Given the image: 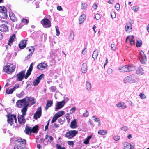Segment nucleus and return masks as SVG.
<instances>
[{
	"label": "nucleus",
	"mask_w": 149,
	"mask_h": 149,
	"mask_svg": "<svg viewBox=\"0 0 149 149\" xmlns=\"http://www.w3.org/2000/svg\"><path fill=\"white\" fill-rule=\"evenodd\" d=\"M139 79L138 77L135 75H132L125 78L124 81L125 83H134L138 82Z\"/></svg>",
	"instance_id": "nucleus-3"
},
{
	"label": "nucleus",
	"mask_w": 149,
	"mask_h": 149,
	"mask_svg": "<svg viewBox=\"0 0 149 149\" xmlns=\"http://www.w3.org/2000/svg\"><path fill=\"white\" fill-rule=\"evenodd\" d=\"M86 16L85 15H81L79 18V24H81L83 23L85 20V19L86 18Z\"/></svg>",
	"instance_id": "nucleus-24"
},
{
	"label": "nucleus",
	"mask_w": 149,
	"mask_h": 149,
	"mask_svg": "<svg viewBox=\"0 0 149 149\" xmlns=\"http://www.w3.org/2000/svg\"><path fill=\"white\" fill-rule=\"evenodd\" d=\"M142 44V42L141 40H137L136 45L137 47H140Z\"/></svg>",
	"instance_id": "nucleus-41"
},
{
	"label": "nucleus",
	"mask_w": 149,
	"mask_h": 149,
	"mask_svg": "<svg viewBox=\"0 0 149 149\" xmlns=\"http://www.w3.org/2000/svg\"><path fill=\"white\" fill-rule=\"evenodd\" d=\"M74 136V130L66 132L65 136L71 139Z\"/></svg>",
	"instance_id": "nucleus-15"
},
{
	"label": "nucleus",
	"mask_w": 149,
	"mask_h": 149,
	"mask_svg": "<svg viewBox=\"0 0 149 149\" xmlns=\"http://www.w3.org/2000/svg\"><path fill=\"white\" fill-rule=\"evenodd\" d=\"M111 15L112 18H115L116 17V15L114 11H111Z\"/></svg>",
	"instance_id": "nucleus-45"
},
{
	"label": "nucleus",
	"mask_w": 149,
	"mask_h": 149,
	"mask_svg": "<svg viewBox=\"0 0 149 149\" xmlns=\"http://www.w3.org/2000/svg\"><path fill=\"white\" fill-rule=\"evenodd\" d=\"M134 36H129L126 38V42L130 43L131 45H134L135 40H134Z\"/></svg>",
	"instance_id": "nucleus-11"
},
{
	"label": "nucleus",
	"mask_w": 149,
	"mask_h": 149,
	"mask_svg": "<svg viewBox=\"0 0 149 149\" xmlns=\"http://www.w3.org/2000/svg\"><path fill=\"white\" fill-rule=\"evenodd\" d=\"M139 57L140 61L143 64H145L146 62V57L144 54V52L141 50L139 54Z\"/></svg>",
	"instance_id": "nucleus-5"
},
{
	"label": "nucleus",
	"mask_w": 149,
	"mask_h": 149,
	"mask_svg": "<svg viewBox=\"0 0 149 149\" xmlns=\"http://www.w3.org/2000/svg\"><path fill=\"white\" fill-rule=\"evenodd\" d=\"M98 133L100 135H104L107 134V132L106 131H104L103 130H100L98 131Z\"/></svg>",
	"instance_id": "nucleus-37"
},
{
	"label": "nucleus",
	"mask_w": 149,
	"mask_h": 149,
	"mask_svg": "<svg viewBox=\"0 0 149 149\" xmlns=\"http://www.w3.org/2000/svg\"><path fill=\"white\" fill-rule=\"evenodd\" d=\"M116 105L119 109H123L127 107V106L125 103L122 102H118Z\"/></svg>",
	"instance_id": "nucleus-16"
},
{
	"label": "nucleus",
	"mask_w": 149,
	"mask_h": 149,
	"mask_svg": "<svg viewBox=\"0 0 149 149\" xmlns=\"http://www.w3.org/2000/svg\"><path fill=\"white\" fill-rule=\"evenodd\" d=\"M112 70L111 68H109L107 71V73L109 74H110L112 72Z\"/></svg>",
	"instance_id": "nucleus-64"
},
{
	"label": "nucleus",
	"mask_w": 149,
	"mask_h": 149,
	"mask_svg": "<svg viewBox=\"0 0 149 149\" xmlns=\"http://www.w3.org/2000/svg\"><path fill=\"white\" fill-rule=\"evenodd\" d=\"M15 38V34H13L10 38L9 42L8 44L9 45H10L13 42Z\"/></svg>",
	"instance_id": "nucleus-29"
},
{
	"label": "nucleus",
	"mask_w": 149,
	"mask_h": 149,
	"mask_svg": "<svg viewBox=\"0 0 149 149\" xmlns=\"http://www.w3.org/2000/svg\"><path fill=\"white\" fill-rule=\"evenodd\" d=\"M7 11L6 9L4 6H0V12L2 13L4 16L6 17L7 15Z\"/></svg>",
	"instance_id": "nucleus-20"
},
{
	"label": "nucleus",
	"mask_w": 149,
	"mask_h": 149,
	"mask_svg": "<svg viewBox=\"0 0 149 149\" xmlns=\"http://www.w3.org/2000/svg\"><path fill=\"white\" fill-rule=\"evenodd\" d=\"M41 23L45 28H49L51 26L50 21L47 18L44 19L41 21Z\"/></svg>",
	"instance_id": "nucleus-8"
},
{
	"label": "nucleus",
	"mask_w": 149,
	"mask_h": 149,
	"mask_svg": "<svg viewBox=\"0 0 149 149\" xmlns=\"http://www.w3.org/2000/svg\"><path fill=\"white\" fill-rule=\"evenodd\" d=\"M26 142V140L22 139L16 140L14 149H26L25 146Z\"/></svg>",
	"instance_id": "nucleus-2"
},
{
	"label": "nucleus",
	"mask_w": 149,
	"mask_h": 149,
	"mask_svg": "<svg viewBox=\"0 0 149 149\" xmlns=\"http://www.w3.org/2000/svg\"><path fill=\"white\" fill-rule=\"evenodd\" d=\"M15 67V66L12 64L8 63L4 67L3 70L7 73L10 74L14 71Z\"/></svg>",
	"instance_id": "nucleus-4"
},
{
	"label": "nucleus",
	"mask_w": 149,
	"mask_h": 149,
	"mask_svg": "<svg viewBox=\"0 0 149 149\" xmlns=\"http://www.w3.org/2000/svg\"><path fill=\"white\" fill-rule=\"evenodd\" d=\"M58 122L61 124H62L63 123V121L61 118H59L58 120Z\"/></svg>",
	"instance_id": "nucleus-63"
},
{
	"label": "nucleus",
	"mask_w": 149,
	"mask_h": 149,
	"mask_svg": "<svg viewBox=\"0 0 149 149\" xmlns=\"http://www.w3.org/2000/svg\"><path fill=\"white\" fill-rule=\"evenodd\" d=\"M7 121L8 123L10 124L11 125H12L13 122L14 121H15V123H16L17 121L16 116L12 114L8 116Z\"/></svg>",
	"instance_id": "nucleus-7"
},
{
	"label": "nucleus",
	"mask_w": 149,
	"mask_h": 149,
	"mask_svg": "<svg viewBox=\"0 0 149 149\" xmlns=\"http://www.w3.org/2000/svg\"><path fill=\"white\" fill-rule=\"evenodd\" d=\"M129 71H134L136 69V67L135 66H129L128 68Z\"/></svg>",
	"instance_id": "nucleus-40"
},
{
	"label": "nucleus",
	"mask_w": 149,
	"mask_h": 149,
	"mask_svg": "<svg viewBox=\"0 0 149 149\" xmlns=\"http://www.w3.org/2000/svg\"><path fill=\"white\" fill-rule=\"evenodd\" d=\"M113 139L115 141H117L120 139L119 136L117 135H114L113 137Z\"/></svg>",
	"instance_id": "nucleus-51"
},
{
	"label": "nucleus",
	"mask_w": 149,
	"mask_h": 149,
	"mask_svg": "<svg viewBox=\"0 0 149 149\" xmlns=\"http://www.w3.org/2000/svg\"><path fill=\"white\" fill-rule=\"evenodd\" d=\"M70 127L72 128H74V120L71 123Z\"/></svg>",
	"instance_id": "nucleus-52"
},
{
	"label": "nucleus",
	"mask_w": 149,
	"mask_h": 149,
	"mask_svg": "<svg viewBox=\"0 0 149 149\" xmlns=\"http://www.w3.org/2000/svg\"><path fill=\"white\" fill-rule=\"evenodd\" d=\"M26 40H24L20 42L19 45V47L20 49H22L26 47Z\"/></svg>",
	"instance_id": "nucleus-22"
},
{
	"label": "nucleus",
	"mask_w": 149,
	"mask_h": 149,
	"mask_svg": "<svg viewBox=\"0 0 149 149\" xmlns=\"http://www.w3.org/2000/svg\"><path fill=\"white\" fill-rule=\"evenodd\" d=\"M111 49L113 51H115V45L113 44H112L111 45Z\"/></svg>",
	"instance_id": "nucleus-59"
},
{
	"label": "nucleus",
	"mask_w": 149,
	"mask_h": 149,
	"mask_svg": "<svg viewBox=\"0 0 149 149\" xmlns=\"http://www.w3.org/2000/svg\"><path fill=\"white\" fill-rule=\"evenodd\" d=\"M115 7L117 10H118L120 9L119 4V3H116L115 6Z\"/></svg>",
	"instance_id": "nucleus-56"
},
{
	"label": "nucleus",
	"mask_w": 149,
	"mask_h": 149,
	"mask_svg": "<svg viewBox=\"0 0 149 149\" xmlns=\"http://www.w3.org/2000/svg\"><path fill=\"white\" fill-rule=\"evenodd\" d=\"M86 89L88 91H91V83L88 81H87L86 83Z\"/></svg>",
	"instance_id": "nucleus-35"
},
{
	"label": "nucleus",
	"mask_w": 149,
	"mask_h": 149,
	"mask_svg": "<svg viewBox=\"0 0 149 149\" xmlns=\"http://www.w3.org/2000/svg\"><path fill=\"white\" fill-rule=\"evenodd\" d=\"M123 149H131L130 144L128 142H125L123 145Z\"/></svg>",
	"instance_id": "nucleus-32"
},
{
	"label": "nucleus",
	"mask_w": 149,
	"mask_h": 149,
	"mask_svg": "<svg viewBox=\"0 0 149 149\" xmlns=\"http://www.w3.org/2000/svg\"><path fill=\"white\" fill-rule=\"evenodd\" d=\"M21 22L24 24H26L28 22V21L26 19L23 18Z\"/></svg>",
	"instance_id": "nucleus-46"
},
{
	"label": "nucleus",
	"mask_w": 149,
	"mask_h": 149,
	"mask_svg": "<svg viewBox=\"0 0 149 149\" xmlns=\"http://www.w3.org/2000/svg\"><path fill=\"white\" fill-rule=\"evenodd\" d=\"M33 63H32L31 64L30 67L28 70L27 71V72L25 75V79H27L28 77L31 74V72L33 70Z\"/></svg>",
	"instance_id": "nucleus-17"
},
{
	"label": "nucleus",
	"mask_w": 149,
	"mask_h": 149,
	"mask_svg": "<svg viewBox=\"0 0 149 149\" xmlns=\"http://www.w3.org/2000/svg\"><path fill=\"white\" fill-rule=\"evenodd\" d=\"M24 92L22 91V92L18 95H17V96L19 98H21L24 95Z\"/></svg>",
	"instance_id": "nucleus-50"
},
{
	"label": "nucleus",
	"mask_w": 149,
	"mask_h": 149,
	"mask_svg": "<svg viewBox=\"0 0 149 149\" xmlns=\"http://www.w3.org/2000/svg\"><path fill=\"white\" fill-rule=\"evenodd\" d=\"M42 110L41 107H39L36 113L34 114V118L35 119L40 117L41 116Z\"/></svg>",
	"instance_id": "nucleus-12"
},
{
	"label": "nucleus",
	"mask_w": 149,
	"mask_h": 149,
	"mask_svg": "<svg viewBox=\"0 0 149 149\" xmlns=\"http://www.w3.org/2000/svg\"><path fill=\"white\" fill-rule=\"evenodd\" d=\"M44 74H42L39 76L33 82V84L34 86L37 85L40 82V80L44 77Z\"/></svg>",
	"instance_id": "nucleus-13"
},
{
	"label": "nucleus",
	"mask_w": 149,
	"mask_h": 149,
	"mask_svg": "<svg viewBox=\"0 0 149 149\" xmlns=\"http://www.w3.org/2000/svg\"><path fill=\"white\" fill-rule=\"evenodd\" d=\"M127 128L126 126H124L120 128V130L124 131H126L127 130Z\"/></svg>",
	"instance_id": "nucleus-57"
},
{
	"label": "nucleus",
	"mask_w": 149,
	"mask_h": 149,
	"mask_svg": "<svg viewBox=\"0 0 149 149\" xmlns=\"http://www.w3.org/2000/svg\"><path fill=\"white\" fill-rule=\"evenodd\" d=\"M22 113V115H19L18 116V121L20 124H23L26 122V120L24 119V116L26 115V112H25L24 114L23 113Z\"/></svg>",
	"instance_id": "nucleus-10"
},
{
	"label": "nucleus",
	"mask_w": 149,
	"mask_h": 149,
	"mask_svg": "<svg viewBox=\"0 0 149 149\" xmlns=\"http://www.w3.org/2000/svg\"><path fill=\"white\" fill-rule=\"evenodd\" d=\"M139 8V7L137 6H134L132 8V9L135 12L137 11L138 10Z\"/></svg>",
	"instance_id": "nucleus-42"
},
{
	"label": "nucleus",
	"mask_w": 149,
	"mask_h": 149,
	"mask_svg": "<svg viewBox=\"0 0 149 149\" xmlns=\"http://www.w3.org/2000/svg\"><path fill=\"white\" fill-rule=\"evenodd\" d=\"M25 97L28 99L29 101L28 102L29 103H30L31 104H33L36 103V102L34 98L31 97L29 98L27 97Z\"/></svg>",
	"instance_id": "nucleus-28"
},
{
	"label": "nucleus",
	"mask_w": 149,
	"mask_h": 149,
	"mask_svg": "<svg viewBox=\"0 0 149 149\" xmlns=\"http://www.w3.org/2000/svg\"><path fill=\"white\" fill-rule=\"evenodd\" d=\"M89 113L88 111L86 110H85V112L83 113V115L84 117H86L88 115Z\"/></svg>",
	"instance_id": "nucleus-54"
},
{
	"label": "nucleus",
	"mask_w": 149,
	"mask_h": 149,
	"mask_svg": "<svg viewBox=\"0 0 149 149\" xmlns=\"http://www.w3.org/2000/svg\"><path fill=\"white\" fill-rule=\"evenodd\" d=\"M25 70H23L17 74V80L18 81H21L25 78Z\"/></svg>",
	"instance_id": "nucleus-9"
},
{
	"label": "nucleus",
	"mask_w": 149,
	"mask_h": 149,
	"mask_svg": "<svg viewBox=\"0 0 149 149\" xmlns=\"http://www.w3.org/2000/svg\"><path fill=\"white\" fill-rule=\"evenodd\" d=\"M57 148L58 149H65L64 147H62L60 145L57 144L56 145Z\"/></svg>",
	"instance_id": "nucleus-53"
},
{
	"label": "nucleus",
	"mask_w": 149,
	"mask_h": 149,
	"mask_svg": "<svg viewBox=\"0 0 149 149\" xmlns=\"http://www.w3.org/2000/svg\"><path fill=\"white\" fill-rule=\"evenodd\" d=\"M45 141H46V144L48 143H51L52 141L53 140V137L48 135H46L45 138Z\"/></svg>",
	"instance_id": "nucleus-21"
},
{
	"label": "nucleus",
	"mask_w": 149,
	"mask_h": 149,
	"mask_svg": "<svg viewBox=\"0 0 149 149\" xmlns=\"http://www.w3.org/2000/svg\"><path fill=\"white\" fill-rule=\"evenodd\" d=\"M24 132L26 134H31V127H29L26 126Z\"/></svg>",
	"instance_id": "nucleus-30"
},
{
	"label": "nucleus",
	"mask_w": 149,
	"mask_h": 149,
	"mask_svg": "<svg viewBox=\"0 0 149 149\" xmlns=\"http://www.w3.org/2000/svg\"><path fill=\"white\" fill-rule=\"evenodd\" d=\"M133 23V21L131 20L126 24L125 30L127 33H130L132 31V24Z\"/></svg>",
	"instance_id": "nucleus-6"
},
{
	"label": "nucleus",
	"mask_w": 149,
	"mask_h": 149,
	"mask_svg": "<svg viewBox=\"0 0 149 149\" xmlns=\"http://www.w3.org/2000/svg\"><path fill=\"white\" fill-rule=\"evenodd\" d=\"M13 91L12 89H9L8 88L6 89V93L8 94H11L13 92Z\"/></svg>",
	"instance_id": "nucleus-43"
},
{
	"label": "nucleus",
	"mask_w": 149,
	"mask_h": 149,
	"mask_svg": "<svg viewBox=\"0 0 149 149\" xmlns=\"http://www.w3.org/2000/svg\"><path fill=\"white\" fill-rule=\"evenodd\" d=\"M95 18H96V20H99L100 18V15L98 14H97L95 15Z\"/></svg>",
	"instance_id": "nucleus-60"
},
{
	"label": "nucleus",
	"mask_w": 149,
	"mask_h": 149,
	"mask_svg": "<svg viewBox=\"0 0 149 149\" xmlns=\"http://www.w3.org/2000/svg\"><path fill=\"white\" fill-rule=\"evenodd\" d=\"M8 29L7 26L4 24L0 25V31L2 32H6Z\"/></svg>",
	"instance_id": "nucleus-26"
},
{
	"label": "nucleus",
	"mask_w": 149,
	"mask_h": 149,
	"mask_svg": "<svg viewBox=\"0 0 149 149\" xmlns=\"http://www.w3.org/2000/svg\"><path fill=\"white\" fill-rule=\"evenodd\" d=\"M92 118L95 122H96L98 123L99 126H100L101 125L100 121V119L97 116H93L92 117Z\"/></svg>",
	"instance_id": "nucleus-31"
},
{
	"label": "nucleus",
	"mask_w": 149,
	"mask_h": 149,
	"mask_svg": "<svg viewBox=\"0 0 149 149\" xmlns=\"http://www.w3.org/2000/svg\"><path fill=\"white\" fill-rule=\"evenodd\" d=\"M51 90L52 92H54L56 90V87L55 86H52L51 87Z\"/></svg>",
	"instance_id": "nucleus-58"
},
{
	"label": "nucleus",
	"mask_w": 149,
	"mask_h": 149,
	"mask_svg": "<svg viewBox=\"0 0 149 149\" xmlns=\"http://www.w3.org/2000/svg\"><path fill=\"white\" fill-rule=\"evenodd\" d=\"M86 49V47H84L82 51V54L83 55H85L86 53V51L85 50Z\"/></svg>",
	"instance_id": "nucleus-62"
},
{
	"label": "nucleus",
	"mask_w": 149,
	"mask_h": 149,
	"mask_svg": "<svg viewBox=\"0 0 149 149\" xmlns=\"http://www.w3.org/2000/svg\"><path fill=\"white\" fill-rule=\"evenodd\" d=\"M33 53V51L31 52V53L27 56L26 58L27 59H30Z\"/></svg>",
	"instance_id": "nucleus-55"
},
{
	"label": "nucleus",
	"mask_w": 149,
	"mask_h": 149,
	"mask_svg": "<svg viewBox=\"0 0 149 149\" xmlns=\"http://www.w3.org/2000/svg\"><path fill=\"white\" fill-rule=\"evenodd\" d=\"M143 71V68L141 66H139L136 70V73L137 74H143L144 73Z\"/></svg>",
	"instance_id": "nucleus-27"
},
{
	"label": "nucleus",
	"mask_w": 149,
	"mask_h": 149,
	"mask_svg": "<svg viewBox=\"0 0 149 149\" xmlns=\"http://www.w3.org/2000/svg\"><path fill=\"white\" fill-rule=\"evenodd\" d=\"M139 96L141 99H143L146 98V96L143 93H141L140 94Z\"/></svg>",
	"instance_id": "nucleus-49"
},
{
	"label": "nucleus",
	"mask_w": 149,
	"mask_h": 149,
	"mask_svg": "<svg viewBox=\"0 0 149 149\" xmlns=\"http://www.w3.org/2000/svg\"><path fill=\"white\" fill-rule=\"evenodd\" d=\"M64 111H61L57 113L56 114H55V115L58 118L59 117H60L61 116L64 115Z\"/></svg>",
	"instance_id": "nucleus-33"
},
{
	"label": "nucleus",
	"mask_w": 149,
	"mask_h": 149,
	"mask_svg": "<svg viewBox=\"0 0 149 149\" xmlns=\"http://www.w3.org/2000/svg\"><path fill=\"white\" fill-rule=\"evenodd\" d=\"M56 30V35L57 36H59L60 34V32L59 29L58 27V26H56L55 27Z\"/></svg>",
	"instance_id": "nucleus-44"
},
{
	"label": "nucleus",
	"mask_w": 149,
	"mask_h": 149,
	"mask_svg": "<svg viewBox=\"0 0 149 149\" xmlns=\"http://www.w3.org/2000/svg\"><path fill=\"white\" fill-rule=\"evenodd\" d=\"M28 99L25 97L22 100H18L16 102V105L18 107H23L21 109V112L24 114L26 112L28 107L30 104L28 103Z\"/></svg>",
	"instance_id": "nucleus-1"
},
{
	"label": "nucleus",
	"mask_w": 149,
	"mask_h": 149,
	"mask_svg": "<svg viewBox=\"0 0 149 149\" xmlns=\"http://www.w3.org/2000/svg\"><path fill=\"white\" fill-rule=\"evenodd\" d=\"M98 55V52L96 50H95L94 51L93 54L92 58L94 60H95L97 58Z\"/></svg>",
	"instance_id": "nucleus-34"
},
{
	"label": "nucleus",
	"mask_w": 149,
	"mask_h": 149,
	"mask_svg": "<svg viewBox=\"0 0 149 149\" xmlns=\"http://www.w3.org/2000/svg\"><path fill=\"white\" fill-rule=\"evenodd\" d=\"M68 144L71 146H73L74 145V142L71 141H68Z\"/></svg>",
	"instance_id": "nucleus-61"
},
{
	"label": "nucleus",
	"mask_w": 149,
	"mask_h": 149,
	"mask_svg": "<svg viewBox=\"0 0 149 149\" xmlns=\"http://www.w3.org/2000/svg\"><path fill=\"white\" fill-rule=\"evenodd\" d=\"M58 117H57L55 115H54L52 119V120L51 121V123H53L54 122H55L58 119Z\"/></svg>",
	"instance_id": "nucleus-48"
},
{
	"label": "nucleus",
	"mask_w": 149,
	"mask_h": 149,
	"mask_svg": "<svg viewBox=\"0 0 149 149\" xmlns=\"http://www.w3.org/2000/svg\"><path fill=\"white\" fill-rule=\"evenodd\" d=\"M129 65H126L123 66L122 67H120L119 68V70L121 72H127L128 70V68Z\"/></svg>",
	"instance_id": "nucleus-18"
},
{
	"label": "nucleus",
	"mask_w": 149,
	"mask_h": 149,
	"mask_svg": "<svg viewBox=\"0 0 149 149\" xmlns=\"http://www.w3.org/2000/svg\"><path fill=\"white\" fill-rule=\"evenodd\" d=\"M87 66L86 63H84L82 64L81 68V70L82 73H85L86 72L87 70Z\"/></svg>",
	"instance_id": "nucleus-25"
},
{
	"label": "nucleus",
	"mask_w": 149,
	"mask_h": 149,
	"mask_svg": "<svg viewBox=\"0 0 149 149\" xmlns=\"http://www.w3.org/2000/svg\"><path fill=\"white\" fill-rule=\"evenodd\" d=\"M52 104V102L51 100H49L47 102V103L46 104L45 109L46 110H47L50 107Z\"/></svg>",
	"instance_id": "nucleus-36"
},
{
	"label": "nucleus",
	"mask_w": 149,
	"mask_h": 149,
	"mask_svg": "<svg viewBox=\"0 0 149 149\" xmlns=\"http://www.w3.org/2000/svg\"><path fill=\"white\" fill-rule=\"evenodd\" d=\"M65 104V100H64L61 102H58L55 109V111H57L58 109L62 108L64 106Z\"/></svg>",
	"instance_id": "nucleus-14"
},
{
	"label": "nucleus",
	"mask_w": 149,
	"mask_h": 149,
	"mask_svg": "<svg viewBox=\"0 0 149 149\" xmlns=\"http://www.w3.org/2000/svg\"><path fill=\"white\" fill-rule=\"evenodd\" d=\"M19 85L18 84H16L13 87L12 90L14 91L16 89L19 88Z\"/></svg>",
	"instance_id": "nucleus-47"
},
{
	"label": "nucleus",
	"mask_w": 149,
	"mask_h": 149,
	"mask_svg": "<svg viewBox=\"0 0 149 149\" xmlns=\"http://www.w3.org/2000/svg\"><path fill=\"white\" fill-rule=\"evenodd\" d=\"M38 130V127L37 126L33 127L32 128H31V132H33L36 133L37 132Z\"/></svg>",
	"instance_id": "nucleus-39"
},
{
	"label": "nucleus",
	"mask_w": 149,
	"mask_h": 149,
	"mask_svg": "<svg viewBox=\"0 0 149 149\" xmlns=\"http://www.w3.org/2000/svg\"><path fill=\"white\" fill-rule=\"evenodd\" d=\"M9 16L11 20L13 21H15L17 20V18L15 17V14L13 12H11L9 13Z\"/></svg>",
	"instance_id": "nucleus-23"
},
{
	"label": "nucleus",
	"mask_w": 149,
	"mask_h": 149,
	"mask_svg": "<svg viewBox=\"0 0 149 149\" xmlns=\"http://www.w3.org/2000/svg\"><path fill=\"white\" fill-rule=\"evenodd\" d=\"M87 6L88 5L86 3H82L81 5V9H86L87 8Z\"/></svg>",
	"instance_id": "nucleus-38"
},
{
	"label": "nucleus",
	"mask_w": 149,
	"mask_h": 149,
	"mask_svg": "<svg viewBox=\"0 0 149 149\" xmlns=\"http://www.w3.org/2000/svg\"><path fill=\"white\" fill-rule=\"evenodd\" d=\"M47 66V65L46 63H42L39 64L37 65V68L38 69L42 70L45 69Z\"/></svg>",
	"instance_id": "nucleus-19"
}]
</instances>
